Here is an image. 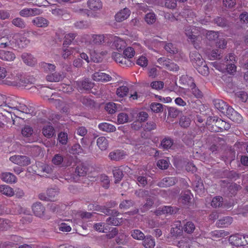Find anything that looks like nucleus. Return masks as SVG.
<instances>
[{
    "label": "nucleus",
    "mask_w": 248,
    "mask_h": 248,
    "mask_svg": "<svg viewBox=\"0 0 248 248\" xmlns=\"http://www.w3.org/2000/svg\"><path fill=\"white\" fill-rule=\"evenodd\" d=\"M224 177L231 180L235 181L240 177V174L234 170H226L223 172Z\"/></svg>",
    "instance_id": "19"
},
{
    "label": "nucleus",
    "mask_w": 248,
    "mask_h": 248,
    "mask_svg": "<svg viewBox=\"0 0 248 248\" xmlns=\"http://www.w3.org/2000/svg\"><path fill=\"white\" fill-rule=\"evenodd\" d=\"M11 76L12 78H10L9 77H7L6 78L2 81L3 83L8 85H17L18 83L19 78L16 76L13 77L12 75H11Z\"/></svg>",
    "instance_id": "35"
},
{
    "label": "nucleus",
    "mask_w": 248,
    "mask_h": 248,
    "mask_svg": "<svg viewBox=\"0 0 248 248\" xmlns=\"http://www.w3.org/2000/svg\"><path fill=\"white\" fill-rule=\"evenodd\" d=\"M21 58L24 62L28 65L32 66L36 63V59L31 54L23 53L21 56Z\"/></svg>",
    "instance_id": "21"
},
{
    "label": "nucleus",
    "mask_w": 248,
    "mask_h": 248,
    "mask_svg": "<svg viewBox=\"0 0 248 248\" xmlns=\"http://www.w3.org/2000/svg\"><path fill=\"white\" fill-rule=\"evenodd\" d=\"M206 34V38L210 41L215 40L218 37L217 32L212 31H207Z\"/></svg>",
    "instance_id": "64"
},
{
    "label": "nucleus",
    "mask_w": 248,
    "mask_h": 248,
    "mask_svg": "<svg viewBox=\"0 0 248 248\" xmlns=\"http://www.w3.org/2000/svg\"><path fill=\"white\" fill-rule=\"evenodd\" d=\"M225 114L230 120L234 122L240 123L242 121L243 118L241 115L231 107L227 110Z\"/></svg>",
    "instance_id": "2"
},
{
    "label": "nucleus",
    "mask_w": 248,
    "mask_h": 248,
    "mask_svg": "<svg viewBox=\"0 0 248 248\" xmlns=\"http://www.w3.org/2000/svg\"><path fill=\"white\" fill-rule=\"evenodd\" d=\"M213 101L216 108L223 114H225L227 110L231 107L228 106L224 101L219 99H214Z\"/></svg>",
    "instance_id": "7"
},
{
    "label": "nucleus",
    "mask_w": 248,
    "mask_h": 248,
    "mask_svg": "<svg viewBox=\"0 0 248 248\" xmlns=\"http://www.w3.org/2000/svg\"><path fill=\"white\" fill-rule=\"evenodd\" d=\"M87 5L93 11L99 10L102 8V3L100 0H88Z\"/></svg>",
    "instance_id": "14"
},
{
    "label": "nucleus",
    "mask_w": 248,
    "mask_h": 248,
    "mask_svg": "<svg viewBox=\"0 0 248 248\" xmlns=\"http://www.w3.org/2000/svg\"><path fill=\"white\" fill-rule=\"evenodd\" d=\"M1 179L4 181L9 183H15L16 181V177L10 172L3 173L1 175Z\"/></svg>",
    "instance_id": "30"
},
{
    "label": "nucleus",
    "mask_w": 248,
    "mask_h": 248,
    "mask_svg": "<svg viewBox=\"0 0 248 248\" xmlns=\"http://www.w3.org/2000/svg\"><path fill=\"white\" fill-rule=\"evenodd\" d=\"M80 101L83 105L88 107L92 108L94 107L95 105L94 101L88 97H83L81 98Z\"/></svg>",
    "instance_id": "49"
},
{
    "label": "nucleus",
    "mask_w": 248,
    "mask_h": 248,
    "mask_svg": "<svg viewBox=\"0 0 248 248\" xmlns=\"http://www.w3.org/2000/svg\"><path fill=\"white\" fill-rule=\"evenodd\" d=\"M114 177L115 178V183L119 182L123 177V171L120 169H115L113 170Z\"/></svg>",
    "instance_id": "51"
},
{
    "label": "nucleus",
    "mask_w": 248,
    "mask_h": 248,
    "mask_svg": "<svg viewBox=\"0 0 248 248\" xmlns=\"http://www.w3.org/2000/svg\"><path fill=\"white\" fill-rule=\"evenodd\" d=\"M32 211L36 217H43L45 216V208L40 202H36L32 206Z\"/></svg>",
    "instance_id": "5"
},
{
    "label": "nucleus",
    "mask_w": 248,
    "mask_h": 248,
    "mask_svg": "<svg viewBox=\"0 0 248 248\" xmlns=\"http://www.w3.org/2000/svg\"><path fill=\"white\" fill-rule=\"evenodd\" d=\"M42 133L47 138H50L54 135L55 130L52 126L46 125L43 128Z\"/></svg>",
    "instance_id": "23"
},
{
    "label": "nucleus",
    "mask_w": 248,
    "mask_h": 248,
    "mask_svg": "<svg viewBox=\"0 0 248 248\" xmlns=\"http://www.w3.org/2000/svg\"><path fill=\"white\" fill-rule=\"evenodd\" d=\"M173 144V140L170 138H165L161 142L160 146L164 149H169Z\"/></svg>",
    "instance_id": "34"
},
{
    "label": "nucleus",
    "mask_w": 248,
    "mask_h": 248,
    "mask_svg": "<svg viewBox=\"0 0 248 248\" xmlns=\"http://www.w3.org/2000/svg\"><path fill=\"white\" fill-rule=\"evenodd\" d=\"M0 192L9 197H11L14 195L13 188L6 185L0 186Z\"/></svg>",
    "instance_id": "29"
},
{
    "label": "nucleus",
    "mask_w": 248,
    "mask_h": 248,
    "mask_svg": "<svg viewBox=\"0 0 248 248\" xmlns=\"http://www.w3.org/2000/svg\"><path fill=\"white\" fill-rule=\"evenodd\" d=\"M129 92V89L125 86H122L117 89L116 94L120 97L126 96Z\"/></svg>",
    "instance_id": "37"
},
{
    "label": "nucleus",
    "mask_w": 248,
    "mask_h": 248,
    "mask_svg": "<svg viewBox=\"0 0 248 248\" xmlns=\"http://www.w3.org/2000/svg\"><path fill=\"white\" fill-rule=\"evenodd\" d=\"M98 127L103 131L107 132H112L116 130L114 125L107 123H103L99 124Z\"/></svg>",
    "instance_id": "22"
},
{
    "label": "nucleus",
    "mask_w": 248,
    "mask_h": 248,
    "mask_svg": "<svg viewBox=\"0 0 248 248\" xmlns=\"http://www.w3.org/2000/svg\"><path fill=\"white\" fill-rule=\"evenodd\" d=\"M226 69L230 74H234L236 71V66L234 62L227 63Z\"/></svg>",
    "instance_id": "62"
},
{
    "label": "nucleus",
    "mask_w": 248,
    "mask_h": 248,
    "mask_svg": "<svg viewBox=\"0 0 248 248\" xmlns=\"http://www.w3.org/2000/svg\"><path fill=\"white\" fill-rule=\"evenodd\" d=\"M130 15V11L127 8H124L118 12L115 15V20L116 21L120 22L127 19Z\"/></svg>",
    "instance_id": "12"
},
{
    "label": "nucleus",
    "mask_w": 248,
    "mask_h": 248,
    "mask_svg": "<svg viewBox=\"0 0 248 248\" xmlns=\"http://www.w3.org/2000/svg\"><path fill=\"white\" fill-rule=\"evenodd\" d=\"M76 35L74 33H69L65 35V40L63 43V47H66L67 45L71 44L72 41L75 39Z\"/></svg>",
    "instance_id": "52"
},
{
    "label": "nucleus",
    "mask_w": 248,
    "mask_h": 248,
    "mask_svg": "<svg viewBox=\"0 0 248 248\" xmlns=\"http://www.w3.org/2000/svg\"><path fill=\"white\" fill-rule=\"evenodd\" d=\"M87 168L82 164H79L76 168L74 175L76 176H85L87 173Z\"/></svg>",
    "instance_id": "26"
},
{
    "label": "nucleus",
    "mask_w": 248,
    "mask_h": 248,
    "mask_svg": "<svg viewBox=\"0 0 248 248\" xmlns=\"http://www.w3.org/2000/svg\"><path fill=\"white\" fill-rule=\"evenodd\" d=\"M64 76L62 73L55 72L46 76V79L49 82H59L62 81Z\"/></svg>",
    "instance_id": "11"
},
{
    "label": "nucleus",
    "mask_w": 248,
    "mask_h": 248,
    "mask_svg": "<svg viewBox=\"0 0 248 248\" xmlns=\"http://www.w3.org/2000/svg\"><path fill=\"white\" fill-rule=\"evenodd\" d=\"M12 23L15 26L18 27L20 29H24L26 27V23L24 21L20 18H14Z\"/></svg>",
    "instance_id": "44"
},
{
    "label": "nucleus",
    "mask_w": 248,
    "mask_h": 248,
    "mask_svg": "<svg viewBox=\"0 0 248 248\" xmlns=\"http://www.w3.org/2000/svg\"><path fill=\"white\" fill-rule=\"evenodd\" d=\"M183 229L185 232L187 233H191L195 230V226L192 222L188 221L184 224Z\"/></svg>",
    "instance_id": "38"
},
{
    "label": "nucleus",
    "mask_w": 248,
    "mask_h": 248,
    "mask_svg": "<svg viewBox=\"0 0 248 248\" xmlns=\"http://www.w3.org/2000/svg\"><path fill=\"white\" fill-rule=\"evenodd\" d=\"M228 235V232L223 230H216L211 232V236L213 239L224 237Z\"/></svg>",
    "instance_id": "36"
},
{
    "label": "nucleus",
    "mask_w": 248,
    "mask_h": 248,
    "mask_svg": "<svg viewBox=\"0 0 248 248\" xmlns=\"http://www.w3.org/2000/svg\"><path fill=\"white\" fill-rule=\"evenodd\" d=\"M214 143L210 147V150L212 152H217L218 150V146L216 143H220L223 144L225 143V140L223 138L218 137L214 138Z\"/></svg>",
    "instance_id": "32"
},
{
    "label": "nucleus",
    "mask_w": 248,
    "mask_h": 248,
    "mask_svg": "<svg viewBox=\"0 0 248 248\" xmlns=\"http://www.w3.org/2000/svg\"><path fill=\"white\" fill-rule=\"evenodd\" d=\"M135 194L139 198H147L149 196V192L145 189H139L136 190L135 192Z\"/></svg>",
    "instance_id": "53"
},
{
    "label": "nucleus",
    "mask_w": 248,
    "mask_h": 248,
    "mask_svg": "<svg viewBox=\"0 0 248 248\" xmlns=\"http://www.w3.org/2000/svg\"><path fill=\"white\" fill-rule=\"evenodd\" d=\"M131 236L137 240H143L145 238L144 233L139 230H135L131 232Z\"/></svg>",
    "instance_id": "46"
},
{
    "label": "nucleus",
    "mask_w": 248,
    "mask_h": 248,
    "mask_svg": "<svg viewBox=\"0 0 248 248\" xmlns=\"http://www.w3.org/2000/svg\"><path fill=\"white\" fill-rule=\"evenodd\" d=\"M242 188L240 185L236 183H232L228 187V190L232 195H234L236 192Z\"/></svg>",
    "instance_id": "41"
},
{
    "label": "nucleus",
    "mask_w": 248,
    "mask_h": 248,
    "mask_svg": "<svg viewBox=\"0 0 248 248\" xmlns=\"http://www.w3.org/2000/svg\"><path fill=\"white\" fill-rule=\"evenodd\" d=\"M16 58L15 55L12 51L0 50V59L6 61H13Z\"/></svg>",
    "instance_id": "13"
},
{
    "label": "nucleus",
    "mask_w": 248,
    "mask_h": 248,
    "mask_svg": "<svg viewBox=\"0 0 248 248\" xmlns=\"http://www.w3.org/2000/svg\"><path fill=\"white\" fill-rule=\"evenodd\" d=\"M168 110L169 116L173 118H176L181 112V111L177 108L173 107L168 108Z\"/></svg>",
    "instance_id": "54"
},
{
    "label": "nucleus",
    "mask_w": 248,
    "mask_h": 248,
    "mask_svg": "<svg viewBox=\"0 0 248 248\" xmlns=\"http://www.w3.org/2000/svg\"><path fill=\"white\" fill-rule=\"evenodd\" d=\"M97 145L102 150H106L108 147V142L107 139L104 137H101L97 140Z\"/></svg>",
    "instance_id": "31"
},
{
    "label": "nucleus",
    "mask_w": 248,
    "mask_h": 248,
    "mask_svg": "<svg viewBox=\"0 0 248 248\" xmlns=\"http://www.w3.org/2000/svg\"><path fill=\"white\" fill-rule=\"evenodd\" d=\"M213 22L222 28L229 27V21L223 16H217L214 19Z\"/></svg>",
    "instance_id": "18"
},
{
    "label": "nucleus",
    "mask_w": 248,
    "mask_h": 248,
    "mask_svg": "<svg viewBox=\"0 0 248 248\" xmlns=\"http://www.w3.org/2000/svg\"><path fill=\"white\" fill-rule=\"evenodd\" d=\"M243 235L235 234L230 236L229 241L231 244L236 247L244 246Z\"/></svg>",
    "instance_id": "6"
},
{
    "label": "nucleus",
    "mask_w": 248,
    "mask_h": 248,
    "mask_svg": "<svg viewBox=\"0 0 248 248\" xmlns=\"http://www.w3.org/2000/svg\"><path fill=\"white\" fill-rule=\"evenodd\" d=\"M189 80L191 81V84L189 85L191 88L192 93L197 98H201L203 96L202 92L196 87V84L194 82V80L191 78H189Z\"/></svg>",
    "instance_id": "15"
},
{
    "label": "nucleus",
    "mask_w": 248,
    "mask_h": 248,
    "mask_svg": "<svg viewBox=\"0 0 248 248\" xmlns=\"http://www.w3.org/2000/svg\"><path fill=\"white\" fill-rule=\"evenodd\" d=\"M164 62V65H165L170 71H177L179 69V66L174 62H171L167 60H165Z\"/></svg>",
    "instance_id": "42"
},
{
    "label": "nucleus",
    "mask_w": 248,
    "mask_h": 248,
    "mask_svg": "<svg viewBox=\"0 0 248 248\" xmlns=\"http://www.w3.org/2000/svg\"><path fill=\"white\" fill-rule=\"evenodd\" d=\"M124 57H125L126 59H129L132 58L135 54L134 48L131 47H128L124 51Z\"/></svg>",
    "instance_id": "55"
},
{
    "label": "nucleus",
    "mask_w": 248,
    "mask_h": 248,
    "mask_svg": "<svg viewBox=\"0 0 248 248\" xmlns=\"http://www.w3.org/2000/svg\"><path fill=\"white\" fill-rule=\"evenodd\" d=\"M116 108V104L113 102L108 103L105 107V109L110 114L114 113Z\"/></svg>",
    "instance_id": "59"
},
{
    "label": "nucleus",
    "mask_w": 248,
    "mask_h": 248,
    "mask_svg": "<svg viewBox=\"0 0 248 248\" xmlns=\"http://www.w3.org/2000/svg\"><path fill=\"white\" fill-rule=\"evenodd\" d=\"M215 117H213L212 118H209L207 121L206 124L210 126L209 128V129L212 131L215 132H221V129H220L217 124V123L215 121Z\"/></svg>",
    "instance_id": "20"
},
{
    "label": "nucleus",
    "mask_w": 248,
    "mask_h": 248,
    "mask_svg": "<svg viewBox=\"0 0 248 248\" xmlns=\"http://www.w3.org/2000/svg\"><path fill=\"white\" fill-rule=\"evenodd\" d=\"M144 128L145 131L150 132L156 128V124L154 121H149L146 123Z\"/></svg>",
    "instance_id": "63"
},
{
    "label": "nucleus",
    "mask_w": 248,
    "mask_h": 248,
    "mask_svg": "<svg viewBox=\"0 0 248 248\" xmlns=\"http://www.w3.org/2000/svg\"><path fill=\"white\" fill-rule=\"evenodd\" d=\"M92 78L96 81L107 82L111 80L112 78L104 73L98 72L94 73L92 76Z\"/></svg>",
    "instance_id": "8"
},
{
    "label": "nucleus",
    "mask_w": 248,
    "mask_h": 248,
    "mask_svg": "<svg viewBox=\"0 0 248 248\" xmlns=\"http://www.w3.org/2000/svg\"><path fill=\"white\" fill-rule=\"evenodd\" d=\"M104 38L103 35H93V42L96 45H101L105 43Z\"/></svg>",
    "instance_id": "48"
},
{
    "label": "nucleus",
    "mask_w": 248,
    "mask_h": 248,
    "mask_svg": "<svg viewBox=\"0 0 248 248\" xmlns=\"http://www.w3.org/2000/svg\"><path fill=\"white\" fill-rule=\"evenodd\" d=\"M154 203V200L152 198H150V196L148 197L146 199V202L142 206V207L140 208V210L142 213H144L145 212L150 209L153 205Z\"/></svg>",
    "instance_id": "33"
},
{
    "label": "nucleus",
    "mask_w": 248,
    "mask_h": 248,
    "mask_svg": "<svg viewBox=\"0 0 248 248\" xmlns=\"http://www.w3.org/2000/svg\"><path fill=\"white\" fill-rule=\"evenodd\" d=\"M191 122V119L189 117L183 116L180 119L179 124L182 127L186 128L190 125Z\"/></svg>",
    "instance_id": "40"
},
{
    "label": "nucleus",
    "mask_w": 248,
    "mask_h": 248,
    "mask_svg": "<svg viewBox=\"0 0 248 248\" xmlns=\"http://www.w3.org/2000/svg\"><path fill=\"white\" fill-rule=\"evenodd\" d=\"M165 50L171 54H175L178 52V49L172 44L168 43L165 46Z\"/></svg>",
    "instance_id": "60"
},
{
    "label": "nucleus",
    "mask_w": 248,
    "mask_h": 248,
    "mask_svg": "<svg viewBox=\"0 0 248 248\" xmlns=\"http://www.w3.org/2000/svg\"><path fill=\"white\" fill-rule=\"evenodd\" d=\"M196 29L195 27H188L185 29V33L188 39L195 45V41L198 40V36L195 34Z\"/></svg>",
    "instance_id": "10"
},
{
    "label": "nucleus",
    "mask_w": 248,
    "mask_h": 248,
    "mask_svg": "<svg viewBox=\"0 0 248 248\" xmlns=\"http://www.w3.org/2000/svg\"><path fill=\"white\" fill-rule=\"evenodd\" d=\"M76 85L79 91H89L91 90L94 86V83L88 78H86L82 81H77Z\"/></svg>",
    "instance_id": "3"
},
{
    "label": "nucleus",
    "mask_w": 248,
    "mask_h": 248,
    "mask_svg": "<svg viewBox=\"0 0 248 248\" xmlns=\"http://www.w3.org/2000/svg\"><path fill=\"white\" fill-rule=\"evenodd\" d=\"M112 57L117 62L121 64H125L126 66H130L132 65V62L130 59H126L121 54L118 52H113L112 54Z\"/></svg>",
    "instance_id": "4"
},
{
    "label": "nucleus",
    "mask_w": 248,
    "mask_h": 248,
    "mask_svg": "<svg viewBox=\"0 0 248 248\" xmlns=\"http://www.w3.org/2000/svg\"><path fill=\"white\" fill-rule=\"evenodd\" d=\"M150 86L154 89L159 90L163 88L164 82L161 81H155L151 83Z\"/></svg>",
    "instance_id": "61"
},
{
    "label": "nucleus",
    "mask_w": 248,
    "mask_h": 248,
    "mask_svg": "<svg viewBox=\"0 0 248 248\" xmlns=\"http://www.w3.org/2000/svg\"><path fill=\"white\" fill-rule=\"evenodd\" d=\"M151 110L155 113L163 111V105L158 103H153L150 105Z\"/></svg>",
    "instance_id": "43"
},
{
    "label": "nucleus",
    "mask_w": 248,
    "mask_h": 248,
    "mask_svg": "<svg viewBox=\"0 0 248 248\" xmlns=\"http://www.w3.org/2000/svg\"><path fill=\"white\" fill-rule=\"evenodd\" d=\"M117 117V121L119 124L127 123L128 121V116L125 113L119 114Z\"/></svg>",
    "instance_id": "57"
},
{
    "label": "nucleus",
    "mask_w": 248,
    "mask_h": 248,
    "mask_svg": "<svg viewBox=\"0 0 248 248\" xmlns=\"http://www.w3.org/2000/svg\"><path fill=\"white\" fill-rule=\"evenodd\" d=\"M134 204V202L131 200H124L120 204L119 207L121 209H128L133 206Z\"/></svg>",
    "instance_id": "47"
},
{
    "label": "nucleus",
    "mask_w": 248,
    "mask_h": 248,
    "mask_svg": "<svg viewBox=\"0 0 248 248\" xmlns=\"http://www.w3.org/2000/svg\"><path fill=\"white\" fill-rule=\"evenodd\" d=\"M232 222V218L229 216H226L219 219L217 222V225L218 227H226L230 225Z\"/></svg>",
    "instance_id": "16"
},
{
    "label": "nucleus",
    "mask_w": 248,
    "mask_h": 248,
    "mask_svg": "<svg viewBox=\"0 0 248 248\" xmlns=\"http://www.w3.org/2000/svg\"><path fill=\"white\" fill-rule=\"evenodd\" d=\"M223 199L221 196L215 197L211 202V205L214 208L221 207L223 204Z\"/></svg>",
    "instance_id": "39"
},
{
    "label": "nucleus",
    "mask_w": 248,
    "mask_h": 248,
    "mask_svg": "<svg viewBox=\"0 0 248 248\" xmlns=\"http://www.w3.org/2000/svg\"><path fill=\"white\" fill-rule=\"evenodd\" d=\"M59 191L58 189L50 188L46 191V195L48 197V200L51 202H54L56 200L58 196Z\"/></svg>",
    "instance_id": "24"
},
{
    "label": "nucleus",
    "mask_w": 248,
    "mask_h": 248,
    "mask_svg": "<svg viewBox=\"0 0 248 248\" xmlns=\"http://www.w3.org/2000/svg\"><path fill=\"white\" fill-rule=\"evenodd\" d=\"M189 58L191 62H192V63H193V62L197 61V60L200 59L202 57L198 52L196 51H194L190 52L189 54Z\"/></svg>",
    "instance_id": "58"
},
{
    "label": "nucleus",
    "mask_w": 248,
    "mask_h": 248,
    "mask_svg": "<svg viewBox=\"0 0 248 248\" xmlns=\"http://www.w3.org/2000/svg\"><path fill=\"white\" fill-rule=\"evenodd\" d=\"M215 120L217 124L218 125L219 128L221 129V132L223 131V130H228L231 127V125L228 123L223 121L220 118L215 117Z\"/></svg>",
    "instance_id": "25"
},
{
    "label": "nucleus",
    "mask_w": 248,
    "mask_h": 248,
    "mask_svg": "<svg viewBox=\"0 0 248 248\" xmlns=\"http://www.w3.org/2000/svg\"><path fill=\"white\" fill-rule=\"evenodd\" d=\"M148 114L144 111H140L138 113L137 116V120L138 122L140 123L144 122L148 118Z\"/></svg>",
    "instance_id": "56"
},
{
    "label": "nucleus",
    "mask_w": 248,
    "mask_h": 248,
    "mask_svg": "<svg viewBox=\"0 0 248 248\" xmlns=\"http://www.w3.org/2000/svg\"><path fill=\"white\" fill-rule=\"evenodd\" d=\"M62 50L63 52L62 53V57L64 59L69 58V57L73 54L74 52V49L72 47L68 46H66L65 47L63 46Z\"/></svg>",
    "instance_id": "50"
},
{
    "label": "nucleus",
    "mask_w": 248,
    "mask_h": 248,
    "mask_svg": "<svg viewBox=\"0 0 248 248\" xmlns=\"http://www.w3.org/2000/svg\"><path fill=\"white\" fill-rule=\"evenodd\" d=\"M179 210V209L176 207L164 206L162 208L160 212H161L163 214H169L170 215H172L177 213Z\"/></svg>",
    "instance_id": "27"
},
{
    "label": "nucleus",
    "mask_w": 248,
    "mask_h": 248,
    "mask_svg": "<svg viewBox=\"0 0 248 248\" xmlns=\"http://www.w3.org/2000/svg\"><path fill=\"white\" fill-rule=\"evenodd\" d=\"M125 154L123 151L116 150L111 152L109 155L108 157L111 160L118 161L124 158Z\"/></svg>",
    "instance_id": "9"
},
{
    "label": "nucleus",
    "mask_w": 248,
    "mask_h": 248,
    "mask_svg": "<svg viewBox=\"0 0 248 248\" xmlns=\"http://www.w3.org/2000/svg\"><path fill=\"white\" fill-rule=\"evenodd\" d=\"M143 240L142 245L145 248H154L155 246V241L151 236H146Z\"/></svg>",
    "instance_id": "28"
},
{
    "label": "nucleus",
    "mask_w": 248,
    "mask_h": 248,
    "mask_svg": "<svg viewBox=\"0 0 248 248\" xmlns=\"http://www.w3.org/2000/svg\"><path fill=\"white\" fill-rule=\"evenodd\" d=\"M10 160L21 166H25L31 163V159L25 155H14L10 158Z\"/></svg>",
    "instance_id": "1"
},
{
    "label": "nucleus",
    "mask_w": 248,
    "mask_h": 248,
    "mask_svg": "<svg viewBox=\"0 0 248 248\" xmlns=\"http://www.w3.org/2000/svg\"><path fill=\"white\" fill-rule=\"evenodd\" d=\"M197 70L200 74L204 76H208L209 74V69L205 62L200 67H197Z\"/></svg>",
    "instance_id": "45"
},
{
    "label": "nucleus",
    "mask_w": 248,
    "mask_h": 248,
    "mask_svg": "<svg viewBox=\"0 0 248 248\" xmlns=\"http://www.w3.org/2000/svg\"><path fill=\"white\" fill-rule=\"evenodd\" d=\"M32 22L34 25L38 27L44 28L48 25V21L46 18L43 17H37L32 20Z\"/></svg>",
    "instance_id": "17"
}]
</instances>
